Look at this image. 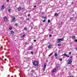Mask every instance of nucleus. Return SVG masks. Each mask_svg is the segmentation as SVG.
I'll return each mask as SVG.
<instances>
[{
  "label": "nucleus",
  "mask_w": 77,
  "mask_h": 77,
  "mask_svg": "<svg viewBox=\"0 0 77 77\" xmlns=\"http://www.w3.org/2000/svg\"><path fill=\"white\" fill-rule=\"evenodd\" d=\"M33 49V47H30V50H31Z\"/></svg>",
  "instance_id": "aec40b11"
},
{
  "label": "nucleus",
  "mask_w": 77,
  "mask_h": 77,
  "mask_svg": "<svg viewBox=\"0 0 77 77\" xmlns=\"http://www.w3.org/2000/svg\"><path fill=\"white\" fill-rule=\"evenodd\" d=\"M8 11L9 12H10V11H11V9H10V8H8Z\"/></svg>",
  "instance_id": "412c9836"
},
{
  "label": "nucleus",
  "mask_w": 77,
  "mask_h": 77,
  "mask_svg": "<svg viewBox=\"0 0 77 77\" xmlns=\"http://www.w3.org/2000/svg\"><path fill=\"white\" fill-rule=\"evenodd\" d=\"M38 1H41V0H38Z\"/></svg>",
  "instance_id": "de8ad7c7"
},
{
  "label": "nucleus",
  "mask_w": 77,
  "mask_h": 77,
  "mask_svg": "<svg viewBox=\"0 0 77 77\" xmlns=\"http://www.w3.org/2000/svg\"><path fill=\"white\" fill-rule=\"evenodd\" d=\"M63 40V38H59L57 40L56 42L57 43H60L61 42V41Z\"/></svg>",
  "instance_id": "f03ea898"
},
{
  "label": "nucleus",
  "mask_w": 77,
  "mask_h": 77,
  "mask_svg": "<svg viewBox=\"0 0 77 77\" xmlns=\"http://www.w3.org/2000/svg\"><path fill=\"white\" fill-rule=\"evenodd\" d=\"M61 23H62V22H61Z\"/></svg>",
  "instance_id": "603ef678"
},
{
  "label": "nucleus",
  "mask_w": 77,
  "mask_h": 77,
  "mask_svg": "<svg viewBox=\"0 0 77 77\" xmlns=\"http://www.w3.org/2000/svg\"><path fill=\"white\" fill-rule=\"evenodd\" d=\"M12 29V27H11L10 28H9V30H11Z\"/></svg>",
  "instance_id": "6ab92c4d"
},
{
  "label": "nucleus",
  "mask_w": 77,
  "mask_h": 77,
  "mask_svg": "<svg viewBox=\"0 0 77 77\" xmlns=\"http://www.w3.org/2000/svg\"><path fill=\"white\" fill-rule=\"evenodd\" d=\"M21 7H20L17 8V10L19 11H21Z\"/></svg>",
  "instance_id": "f8f14e48"
},
{
  "label": "nucleus",
  "mask_w": 77,
  "mask_h": 77,
  "mask_svg": "<svg viewBox=\"0 0 77 77\" xmlns=\"http://www.w3.org/2000/svg\"><path fill=\"white\" fill-rule=\"evenodd\" d=\"M68 64H71L72 62V61H71V59H69L68 60Z\"/></svg>",
  "instance_id": "20e7f679"
},
{
  "label": "nucleus",
  "mask_w": 77,
  "mask_h": 77,
  "mask_svg": "<svg viewBox=\"0 0 77 77\" xmlns=\"http://www.w3.org/2000/svg\"><path fill=\"white\" fill-rule=\"evenodd\" d=\"M52 54H53V53H51L48 56H50L51 55H52Z\"/></svg>",
  "instance_id": "5701e85b"
},
{
  "label": "nucleus",
  "mask_w": 77,
  "mask_h": 77,
  "mask_svg": "<svg viewBox=\"0 0 77 77\" xmlns=\"http://www.w3.org/2000/svg\"><path fill=\"white\" fill-rule=\"evenodd\" d=\"M45 20H43V23H44V22H45Z\"/></svg>",
  "instance_id": "2f4dec72"
},
{
  "label": "nucleus",
  "mask_w": 77,
  "mask_h": 77,
  "mask_svg": "<svg viewBox=\"0 0 77 77\" xmlns=\"http://www.w3.org/2000/svg\"><path fill=\"white\" fill-rule=\"evenodd\" d=\"M32 63L34 66H38V62L36 61H35L33 62Z\"/></svg>",
  "instance_id": "f257e3e1"
},
{
  "label": "nucleus",
  "mask_w": 77,
  "mask_h": 77,
  "mask_svg": "<svg viewBox=\"0 0 77 77\" xmlns=\"http://www.w3.org/2000/svg\"><path fill=\"white\" fill-rule=\"evenodd\" d=\"M35 72V71L34 70V69H32L31 70V72H32V73H34V72Z\"/></svg>",
  "instance_id": "1a4fd4ad"
},
{
  "label": "nucleus",
  "mask_w": 77,
  "mask_h": 77,
  "mask_svg": "<svg viewBox=\"0 0 77 77\" xmlns=\"http://www.w3.org/2000/svg\"><path fill=\"white\" fill-rule=\"evenodd\" d=\"M70 58H72V56H70Z\"/></svg>",
  "instance_id": "49530a36"
},
{
  "label": "nucleus",
  "mask_w": 77,
  "mask_h": 77,
  "mask_svg": "<svg viewBox=\"0 0 77 77\" xmlns=\"http://www.w3.org/2000/svg\"><path fill=\"white\" fill-rule=\"evenodd\" d=\"M76 50L77 51V49H76Z\"/></svg>",
  "instance_id": "8fccbe9b"
},
{
  "label": "nucleus",
  "mask_w": 77,
  "mask_h": 77,
  "mask_svg": "<svg viewBox=\"0 0 77 77\" xmlns=\"http://www.w3.org/2000/svg\"><path fill=\"white\" fill-rule=\"evenodd\" d=\"M25 36H26V35H23V36H21V38H24V37H25Z\"/></svg>",
  "instance_id": "f3484780"
},
{
  "label": "nucleus",
  "mask_w": 77,
  "mask_h": 77,
  "mask_svg": "<svg viewBox=\"0 0 77 77\" xmlns=\"http://www.w3.org/2000/svg\"><path fill=\"white\" fill-rule=\"evenodd\" d=\"M69 54H71V52H70L69 53Z\"/></svg>",
  "instance_id": "37998d69"
},
{
  "label": "nucleus",
  "mask_w": 77,
  "mask_h": 77,
  "mask_svg": "<svg viewBox=\"0 0 77 77\" xmlns=\"http://www.w3.org/2000/svg\"><path fill=\"white\" fill-rule=\"evenodd\" d=\"M54 56L56 57H57V53H55L54 54Z\"/></svg>",
  "instance_id": "2eb2a0df"
},
{
  "label": "nucleus",
  "mask_w": 77,
  "mask_h": 77,
  "mask_svg": "<svg viewBox=\"0 0 77 77\" xmlns=\"http://www.w3.org/2000/svg\"><path fill=\"white\" fill-rule=\"evenodd\" d=\"M66 54H63V55H62V56H66Z\"/></svg>",
  "instance_id": "a878e982"
},
{
  "label": "nucleus",
  "mask_w": 77,
  "mask_h": 77,
  "mask_svg": "<svg viewBox=\"0 0 77 77\" xmlns=\"http://www.w3.org/2000/svg\"><path fill=\"white\" fill-rule=\"evenodd\" d=\"M48 23H50V20H48Z\"/></svg>",
  "instance_id": "c756f323"
},
{
  "label": "nucleus",
  "mask_w": 77,
  "mask_h": 77,
  "mask_svg": "<svg viewBox=\"0 0 77 77\" xmlns=\"http://www.w3.org/2000/svg\"><path fill=\"white\" fill-rule=\"evenodd\" d=\"M26 20H29V18H27Z\"/></svg>",
  "instance_id": "7c9ffc66"
},
{
  "label": "nucleus",
  "mask_w": 77,
  "mask_h": 77,
  "mask_svg": "<svg viewBox=\"0 0 77 77\" xmlns=\"http://www.w3.org/2000/svg\"><path fill=\"white\" fill-rule=\"evenodd\" d=\"M52 36V35H49V37H51V36Z\"/></svg>",
  "instance_id": "4c0bfd02"
},
{
  "label": "nucleus",
  "mask_w": 77,
  "mask_h": 77,
  "mask_svg": "<svg viewBox=\"0 0 77 77\" xmlns=\"http://www.w3.org/2000/svg\"><path fill=\"white\" fill-rule=\"evenodd\" d=\"M24 18H23V20H24Z\"/></svg>",
  "instance_id": "864d4df0"
},
{
  "label": "nucleus",
  "mask_w": 77,
  "mask_h": 77,
  "mask_svg": "<svg viewBox=\"0 0 77 77\" xmlns=\"http://www.w3.org/2000/svg\"><path fill=\"white\" fill-rule=\"evenodd\" d=\"M9 0H7V2H9Z\"/></svg>",
  "instance_id": "a19ab883"
},
{
  "label": "nucleus",
  "mask_w": 77,
  "mask_h": 77,
  "mask_svg": "<svg viewBox=\"0 0 77 77\" xmlns=\"http://www.w3.org/2000/svg\"><path fill=\"white\" fill-rule=\"evenodd\" d=\"M31 27H32H32H33V26H32Z\"/></svg>",
  "instance_id": "3c124183"
},
{
  "label": "nucleus",
  "mask_w": 77,
  "mask_h": 77,
  "mask_svg": "<svg viewBox=\"0 0 77 77\" xmlns=\"http://www.w3.org/2000/svg\"><path fill=\"white\" fill-rule=\"evenodd\" d=\"M51 30V29H49V30Z\"/></svg>",
  "instance_id": "09e8293b"
},
{
  "label": "nucleus",
  "mask_w": 77,
  "mask_h": 77,
  "mask_svg": "<svg viewBox=\"0 0 77 77\" xmlns=\"http://www.w3.org/2000/svg\"><path fill=\"white\" fill-rule=\"evenodd\" d=\"M45 68H44V69H43V71H45Z\"/></svg>",
  "instance_id": "e433bc0d"
},
{
  "label": "nucleus",
  "mask_w": 77,
  "mask_h": 77,
  "mask_svg": "<svg viewBox=\"0 0 77 77\" xmlns=\"http://www.w3.org/2000/svg\"><path fill=\"white\" fill-rule=\"evenodd\" d=\"M24 8H22L23 10H24Z\"/></svg>",
  "instance_id": "c03bdc74"
},
{
  "label": "nucleus",
  "mask_w": 77,
  "mask_h": 77,
  "mask_svg": "<svg viewBox=\"0 0 77 77\" xmlns=\"http://www.w3.org/2000/svg\"><path fill=\"white\" fill-rule=\"evenodd\" d=\"M75 42H77V39H75Z\"/></svg>",
  "instance_id": "c9c22d12"
},
{
  "label": "nucleus",
  "mask_w": 77,
  "mask_h": 77,
  "mask_svg": "<svg viewBox=\"0 0 77 77\" xmlns=\"http://www.w3.org/2000/svg\"><path fill=\"white\" fill-rule=\"evenodd\" d=\"M31 54H33V52H31Z\"/></svg>",
  "instance_id": "79ce46f5"
},
{
  "label": "nucleus",
  "mask_w": 77,
  "mask_h": 77,
  "mask_svg": "<svg viewBox=\"0 0 77 77\" xmlns=\"http://www.w3.org/2000/svg\"><path fill=\"white\" fill-rule=\"evenodd\" d=\"M11 34H12V35H14V31L12 30L11 31Z\"/></svg>",
  "instance_id": "9b49d317"
},
{
  "label": "nucleus",
  "mask_w": 77,
  "mask_h": 77,
  "mask_svg": "<svg viewBox=\"0 0 77 77\" xmlns=\"http://www.w3.org/2000/svg\"><path fill=\"white\" fill-rule=\"evenodd\" d=\"M72 39L74 40V39H75V36H73L72 37Z\"/></svg>",
  "instance_id": "ddd939ff"
},
{
  "label": "nucleus",
  "mask_w": 77,
  "mask_h": 77,
  "mask_svg": "<svg viewBox=\"0 0 77 77\" xmlns=\"http://www.w3.org/2000/svg\"><path fill=\"white\" fill-rule=\"evenodd\" d=\"M52 47H52V45H49L48 47V48H52Z\"/></svg>",
  "instance_id": "6e6552de"
},
{
  "label": "nucleus",
  "mask_w": 77,
  "mask_h": 77,
  "mask_svg": "<svg viewBox=\"0 0 77 77\" xmlns=\"http://www.w3.org/2000/svg\"><path fill=\"white\" fill-rule=\"evenodd\" d=\"M41 18H43L44 19H46L47 18H46L45 17L42 16H41Z\"/></svg>",
  "instance_id": "423d86ee"
},
{
  "label": "nucleus",
  "mask_w": 77,
  "mask_h": 77,
  "mask_svg": "<svg viewBox=\"0 0 77 77\" xmlns=\"http://www.w3.org/2000/svg\"><path fill=\"white\" fill-rule=\"evenodd\" d=\"M36 40L35 39H34V42H36Z\"/></svg>",
  "instance_id": "72a5a7b5"
},
{
  "label": "nucleus",
  "mask_w": 77,
  "mask_h": 77,
  "mask_svg": "<svg viewBox=\"0 0 77 77\" xmlns=\"http://www.w3.org/2000/svg\"><path fill=\"white\" fill-rule=\"evenodd\" d=\"M12 20L11 21V22L13 23L14 21H15V17L13 16L12 17Z\"/></svg>",
  "instance_id": "7ed1b4c3"
},
{
  "label": "nucleus",
  "mask_w": 77,
  "mask_h": 77,
  "mask_svg": "<svg viewBox=\"0 0 77 77\" xmlns=\"http://www.w3.org/2000/svg\"><path fill=\"white\" fill-rule=\"evenodd\" d=\"M18 23H16L15 24L14 26H18Z\"/></svg>",
  "instance_id": "393cba45"
},
{
  "label": "nucleus",
  "mask_w": 77,
  "mask_h": 77,
  "mask_svg": "<svg viewBox=\"0 0 77 77\" xmlns=\"http://www.w3.org/2000/svg\"><path fill=\"white\" fill-rule=\"evenodd\" d=\"M72 18H73L72 17H70V20H72Z\"/></svg>",
  "instance_id": "cd10ccee"
},
{
  "label": "nucleus",
  "mask_w": 77,
  "mask_h": 77,
  "mask_svg": "<svg viewBox=\"0 0 77 77\" xmlns=\"http://www.w3.org/2000/svg\"><path fill=\"white\" fill-rule=\"evenodd\" d=\"M60 67V65L59 64H57L56 66V68H59Z\"/></svg>",
  "instance_id": "39448f33"
},
{
  "label": "nucleus",
  "mask_w": 77,
  "mask_h": 77,
  "mask_svg": "<svg viewBox=\"0 0 77 77\" xmlns=\"http://www.w3.org/2000/svg\"><path fill=\"white\" fill-rule=\"evenodd\" d=\"M56 69H54L53 70L52 72H53H53H56Z\"/></svg>",
  "instance_id": "9d476101"
},
{
  "label": "nucleus",
  "mask_w": 77,
  "mask_h": 77,
  "mask_svg": "<svg viewBox=\"0 0 77 77\" xmlns=\"http://www.w3.org/2000/svg\"><path fill=\"white\" fill-rule=\"evenodd\" d=\"M47 65V64L46 63L44 64V68H46V66Z\"/></svg>",
  "instance_id": "dca6fc26"
},
{
  "label": "nucleus",
  "mask_w": 77,
  "mask_h": 77,
  "mask_svg": "<svg viewBox=\"0 0 77 77\" xmlns=\"http://www.w3.org/2000/svg\"><path fill=\"white\" fill-rule=\"evenodd\" d=\"M42 14H44V13L43 12H42Z\"/></svg>",
  "instance_id": "a18cd8bd"
},
{
  "label": "nucleus",
  "mask_w": 77,
  "mask_h": 77,
  "mask_svg": "<svg viewBox=\"0 0 77 77\" xmlns=\"http://www.w3.org/2000/svg\"><path fill=\"white\" fill-rule=\"evenodd\" d=\"M59 59L60 61H62V59Z\"/></svg>",
  "instance_id": "c85d7f7f"
},
{
  "label": "nucleus",
  "mask_w": 77,
  "mask_h": 77,
  "mask_svg": "<svg viewBox=\"0 0 77 77\" xmlns=\"http://www.w3.org/2000/svg\"><path fill=\"white\" fill-rule=\"evenodd\" d=\"M66 57H69V55H67L66 54Z\"/></svg>",
  "instance_id": "4be33fe9"
},
{
  "label": "nucleus",
  "mask_w": 77,
  "mask_h": 77,
  "mask_svg": "<svg viewBox=\"0 0 77 77\" xmlns=\"http://www.w3.org/2000/svg\"><path fill=\"white\" fill-rule=\"evenodd\" d=\"M28 17H29V16H30V14H28Z\"/></svg>",
  "instance_id": "473e14b6"
},
{
  "label": "nucleus",
  "mask_w": 77,
  "mask_h": 77,
  "mask_svg": "<svg viewBox=\"0 0 77 77\" xmlns=\"http://www.w3.org/2000/svg\"><path fill=\"white\" fill-rule=\"evenodd\" d=\"M54 15L55 16H58V15H59V14H57V13H55L54 14Z\"/></svg>",
  "instance_id": "4468645a"
},
{
  "label": "nucleus",
  "mask_w": 77,
  "mask_h": 77,
  "mask_svg": "<svg viewBox=\"0 0 77 77\" xmlns=\"http://www.w3.org/2000/svg\"><path fill=\"white\" fill-rule=\"evenodd\" d=\"M60 45H61V44H58V47H60Z\"/></svg>",
  "instance_id": "b1692460"
},
{
  "label": "nucleus",
  "mask_w": 77,
  "mask_h": 77,
  "mask_svg": "<svg viewBox=\"0 0 77 77\" xmlns=\"http://www.w3.org/2000/svg\"><path fill=\"white\" fill-rule=\"evenodd\" d=\"M24 29L25 30H27V28L26 27H24Z\"/></svg>",
  "instance_id": "bb28decb"
},
{
  "label": "nucleus",
  "mask_w": 77,
  "mask_h": 77,
  "mask_svg": "<svg viewBox=\"0 0 77 77\" xmlns=\"http://www.w3.org/2000/svg\"><path fill=\"white\" fill-rule=\"evenodd\" d=\"M4 20L5 21H7V17H4Z\"/></svg>",
  "instance_id": "0eeeda50"
},
{
  "label": "nucleus",
  "mask_w": 77,
  "mask_h": 77,
  "mask_svg": "<svg viewBox=\"0 0 77 77\" xmlns=\"http://www.w3.org/2000/svg\"><path fill=\"white\" fill-rule=\"evenodd\" d=\"M34 8H36V6L35 5L34 6Z\"/></svg>",
  "instance_id": "58836bf2"
},
{
  "label": "nucleus",
  "mask_w": 77,
  "mask_h": 77,
  "mask_svg": "<svg viewBox=\"0 0 77 77\" xmlns=\"http://www.w3.org/2000/svg\"><path fill=\"white\" fill-rule=\"evenodd\" d=\"M4 8H5V7L4 6V5H2V9H4Z\"/></svg>",
  "instance_id": "a211bd4d"
},
{
  "label": "nucleus",
  "mask_w": 77,
  "mask_h": 77,
  "mask_svg": "<svg viewBox=\"0 0 77 77\" xmlns=\"http://www.w3.org/2000/svg\"><path fill=\"white\" fill-rule=\"evenodd\" d=\"M68 77H73V76L71 75V76H68Z\"/></svg>",
  "instance_id": "ea45409f"
},
{
  "label": "nucleus",
  "mask_w": 77,
  "mask_h": 77,
  "mask_svg": "<svg viewBox=\"0 0 77 77\" xmlns=\"http://www.w3.org/2000/svg\"><path fill=\"white\" fill-rule=\"evenodd\" d=\"M4 60H5V61H6V60H7V59H5Z\"/></svg>",
  "instance_id": "f704fd0d"
}]
</instances>
